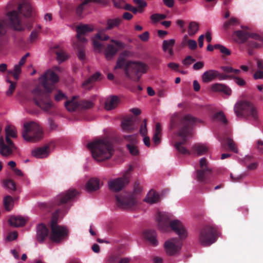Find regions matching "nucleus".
<instances>
[{"label": "nucleus", "mask_w": 263, "mask_h": 263, "mask_svg": "<svg viewBox=\"0 0 263 263\" xmlns=\"http://www.w3.org/2000/svg\"><path fill=\"white\" fill-rule=\"evenodd\" d=\"M79 194L74 189H69L57 195L52 202L43 203V208L48 212L54 210L52 213L50 222L51 233L50 239L55 243H60L67 239L69 235L68 229L63 226L58 224V221L60 213H65L70 208L68 202L72 201Z\"/></svg>", "instance_id": "1"}, {"label": "nucleus", "mask_w": 263, "mask_h": 263, "mask_svg": "<svg viewBox=\"0 0 263 263\" xmlns=\"http://www.w3.org/2000/svg\"><path fill=\"white\" fill-rule=\"evenodd\" d=\"M157 220L159 229L163 232H167L171 229L177 234L180 239L173 238L165 241L164 247L167 254L170 256L177 254L182 246L180 239H185L187 236V231L181 221L177 219H173V215L167 213H158Z\"/></svg>", "instance_id": "2"}, {"label": "nucleus", "mask_w": 263, "mask_h": 263, "mask_svg": "<svg viewBox=\"0 0 263 263\" xmlns=\"http://www.w3.org/2000/svg\"><path fill=\"white\" fill-rule=\"evenodd\" d=\"M202 121L194 116H172L170 120V128L177 129L178 135L182 138V140L175 144L177 150L181 154L190 155L191 152L183 146L187 141V138L192 137L193 126Z\"/></svg>", "instance_id": "3"}, {"label": "nucleus", "mask_w": 263, "mask_h": 263, "mask_svg": "<svg viewBox=\"0 0 263 263\" xmlns=\"http://www.w3.org/2000/svg\"><path fill=\"white\" fill-rule=\"evenodd\" d=\"M86 147L91 152L94 159L98 161L110 159L115 151L113 144L106 138L95 140L88 143Z\"/></svg>", "instance_id": "4"}, {"label": "nucleus", "mask_w": 263, "mask_h": 263, "mask_svg": "<svg viewBox=\"0 0 263 263\" xmlns=\"http://www.w3.org/2000/svg\"><path fill=\"white\" fill-rule=\"evenodd\" d=\"M44 134L42 127L36 122H29L24 124L22 136L27 141H39L43 138Z\"/></svg>", "instance_id": "5"}, {"label": "nucleus", "mask_w": 263, "mask_h": 263, "mask_svg": "<svg viewBox=\"0 0 263 263\" xmlns=\"http://www.w3.org/2000/svg\"><path fill=\"white\" fill-rule=\"evenodd\" d=\"M147 70L146 64L142 62L136 61H127L124 67L126 76L136 81H138L140 76L139 74L145 73Z\"/></svg>", "instance_id": "6"}, {"label": "nucleus", "mask_w": 263, "mask_h": 263, "mask_svg": "<svg viewBox=\"0 0 263 263\" xmlns=\"http://www.w3.org/2000/svg\"><path fill=\"white\" fill-rule=\"evenodd\" d=\"M217 235V232L215 228L206 226L200 230L198 240L201 245L208 247L216 241Z\"/></svg>", "instance_id": "7"}, {"label": "nucleus", "mask_w": 263, "mask_h": 263, "mask_svg": "<svg viewBox=\"0 0 263 263\" xmlns=\"http://www.w3.org/2000/svg\"><path fill=\"white\" fill-rule=\"evenodd\" d=\"M33 95V101L35 104L44 110H48L52 106L49 95L44 92L39 87L32 90Z\"/></svg>", "instance_id": "8"}, {"label": "nucleus", "mask_w": 263, "mask_h": 263, "mask_svg": "<svg viewBox=\"0 0 263 263\" xmlns=\"http://www.w3.org/2000/svg\"><path fill=\"white\" fill-rule=\"evenodd\" d=\"M133 170V166L130 165L125 172L123 177L109 181L108 182L109 189L116 192L121 191L125 185L129 183L130 178V173Z\"/></svg>", "instance_id": "9"}, {"label": "nucleus", "mask_w": 263, "mask_h": 263, "mask_svg": "<svg viewBox=\"0 0 263 263\" xmlns=\"http://www.w3.org/2000/svg\"><path fill=\"white\" fill-rule=\"evenodd\" d=\"M199 170L196 171V178L198 181L202 184L209 183L212 176V171L208 166V162L205 158L200 160Z\"/></svg>", "instance_id": "10"}, {"label": "nucleus", "mask_w": 263, "mask_h": 263, "mask_svg": "<svg viewBox=\"0 0 263 263\" xmlns=\"http://www.w3.org/2000/svg\"><path fill=\"white\" fill-rule=\"evenodd\" d=\"M117 204L123 209H129L133 208L137 201L134 194L130 193L122 192L116 195Z\"/></svg>", "instance_id": "11"}, {"label": "nucleus", "mask_w": 263, "mask_h": 263, "mask_svg": "<svg viewBox=\"0 0 263 263\" xmlns=\"http://www.w3.org/2000/svg\"><path fill=\"white\" fill-rule=\"evenodd\" d=\"M42 85L47 92H50L54 88V84L59 81V77L52 70H47L40 78Z\"/></svg>", "instance_id": "12"}, {"label": "nucleus", "mask_w": 263, "mask_h": 263, "mask_svg": "<svg viewBox=\"0 0 263 263\" xmlns=\"http://www.w3.org/2000/svg\"><path fill=\"white\" fill-rule=\"evenodd\" d=\"M93 30L94 27L92 25L81 24L78 26L76 28V31L78 42L82 43H86L87 42V40L84 37V35L92 32Z\"/></svg>", "instance_id": "13"}, {"label": "nucleus", "mask_w": 263, "mask_h": 263, "mask_svg": "<svg viewBox=\"0 0 263 263\" xmlns=\"http://www.w3.org/2000/svg\"><path fill=\"white\" fill-rule=\"evenodd\" d=\"M10 26L15 30L21 31L23 29L20 19L16 11H10L6 15Z\"/></svg>", "instance_id": "14"}, {"label": "nucleus", "mask_w": 263, "mask_h": 263, "mask_svg": "<svg viewBox=\"0 0 263 263\" xmlns=\"http://www.w3.org/2000/svg\"><path fill=\"white\" fill-rule=\"evenodd\" d=\"M137 116H126L121 122V127L124 130L131 131L136 126Z\"/></svg>", "instance_id": "15"}, {"label": "nucleus", "mask_w": 263, "mask_h": 263, "mask_svg": "<svg viewBox=\"0 0 263 263\" xmlns=\"http://www.w3.org/2000/svg\"><path fill=\"white\" fill-rule=\"evenodd\" d=\"M78 96H75L65 101L64 106L68 111L72 112L75 111H80V100H78Z\"/></svg>", "instance_id": "16"}, {"label": "nucleus", "mask_w": 263, "mask_h": 263, "mask_svg": "<svg viewBox=\"0 0 263 263\" xmlns=\"http://www.w3.org/2000/svg\"><path fill=\"white\" fill-rule=\"evenodd\" d=\"M49 230L45 224H39L36 227V240L40 243L43 242L48 237Z\"/></svg>", "instance_id": "17"}, {"label": "nucleus", "mask_w": 263, "mask_h": 263, "mask_svg": "<svg viewBox=\"0 0 263 263\" xmlns=\"http://www.w3.org/2000/svg\"><path fill=\"white\" fill-rule=\"evenodd\" d=\"M50 153V146L46 145L43 147H37L31 152L32 155L37 158H44L48 157Z\"/></svg>", "instance_id": "18"}, {"label": "nucleus", "mask_w": 263, "mask_h": 263, "mask_svg": "<svg viewBox=\"0 0 263 263\" xmlns=\"http://www.w3.org/2000/svg\"><path fill=\"white\" fill-rule=\"evenodd\" d=\"M248 45L252 48H259L263 45V37L257 33H250Z\"/></svg>", "instance_id": "19"}, {"label": "nucleus", "mask_w": 263, "mask_h": 263, "mask_svg": "<svg viewBox=\"0 0 263 263\" xmlns=\"http://www.w3.org/2000/svg\"><path fill=\"white\" fill-rule=\"evenodd\" d=\"M18 9L20 12L25 16H29L32 12V8L29 0H21L18 5Z\"/></svg>", "instance_id": "20"}, {"label": "nucleus", "mask_w": 263, "mask_h": 263, "mask_svg": "<svg viewBox=\"0 0 263 263\" xmlns=\"http://www.w3.org/2000/svg\"><path fill=\"white\" fill-rule=\"evenodd\" d=\"M211 89L214 92H223L224 94L230 96L231 94L232 90L227 85L221 83H214L211 85Z\"/></svg>", "instance_id": "21"}, {"label": "nucleus", "mask_w": 263, "mask_h": 263, "mask_svg": "<svg viewBox=\"0 0 263 263\" xmlns=\"http://www.w3.org/2000/svg\"><path fill=\"white\" fill-rule=\"evenodd\" d=\"M119 99L117 96L108 97L104 103V108L106 110H111L116 108L119 103Z\"/></svg>", "instance_id": "22"}, {"label": "nucleus", "mask_w": 263, "mask_h": 263, "mask_svg": "<svg viewBox=\"0 0 263 263\" xmlns=\"http://www.w3.org/2000/svg\"><path fill=\"white\" fill-rule=\"evenodd\" d=\"M218 71L214 69H210L204 72L201 76V79L203 83H210L217 78Z\"/></svg>", "instance_id": "23"}, {"label": "nucleus", "mask_w": 263, "mask_h": 263, "mask_svg": "<svg viewBox=\"0 0 263 263\" xmlns=\"http://www.w3.org/2000/svg\"><path fill=\"white\" fill-rule=\"evenodd\" d=\"M175 44V40L173 39L164 40L162 43V50L166 53L169 57L174 55L173 47Z\"/></svg>", "instance_id": "24"}, {"label": "nucleus", "mask_w": 263, "mask_h": 263, "mask_svg": "<svg viewBox=\"0 0 263 263\" xmlns=\"http://www.w3.org/2000/svg\"><path fill=\"white\" fill-rule=\"evenodd\" d=\"M249 102L246 101H237L234 106L235 113L238 115L243 112H247Z\"/></svg>", "instance_id": "25"}, {"label": "nucleus", "mask_w": 263, "mask_h": 263, "mask_svg": "<svg viewBox=\"0 0 263 263\" xmlns=\"http://www.w3.org/2000/svg\"><path fill=\"white\" fill-rule=\"evenodd\" d=\"M11 226L14 227H21L25 226L26 220L21 216H12L8 220Z\"/></svg>", "instance_id": "26"}, {"label": "nucleus", "mask_w": 263, "mask_h": 263, "mask_svg": "<svg viewBox=\"0 0 263 263\" xmlns=\"http://www.w3.org/2000/svg\"><path fill=\"white\" fill-rule=\"evenodd\" d=\"M209 149V147L208 145L202 143H196L193 145L192 148L193 154H196L198 156L206 154Z\"/></svg>", "instance_id": "27"}, {"label": "nucleus", "mask_w": 263, "mask_h": 263, "mask_svg": "<svg viewBox=\"0 0 263 263\" xmlns=\"http://www.w3.org/2000/svg\"><path fill=\"white\" fill-rule=\"evenodd\" d=\"M100 188V181L97 178L90 179L86 184L85 189L88 192H94Z\"/></svg>", "instance_id": "28"}, {"label": "nucleus", "mask_w": 263, "mask_h": 263, "mask_svg": "<svg viewBox=\"0 0 263 263\" xmlns=\"http://www.w3.org/2000/svg\"><path fill=\"white\" fill-rule=\"evenodd\" d=\"M120 49L112 45H108L104 51V54L107 60H110L112 59Z\"/></svg>", "instance_id": "29"}, {"label": "nucleus", "mask_w": 263, "mask_h": 263, "mask_svg": "<svg viewBox=\"0 0 263 263\" xmlns=\"http://www.w3.org/2000/svg\"><path fill=\"white\" fill-rule=\"evenodd\" d=\"M13 149V148L6 144L3 139H1L0 141V154L2 156H8L11 155Z\"/></svg>", "instance_id": "30"}, {"label": "nucleus", "mask_w": 263, "mask_h": 263, "mask_svg": "<svg viewBox=\"0 0 263 263\" xmlns=\"http://www.w3.org/2000/svg\"><path fill=\"white\" fill-rule=\"evenodd\" d=\"M250 33L244 32L241 30L236 31L233 33V36L236 37V40L240 43H245L250 39Z\"/></svg>", "instance_id": "31"}, {"label": "nucleus", "mask_w": 263, "mask_h": 263, "mask_svg": "<svg viewBox=\"0 0 263 263\" xmlns=\"http://www.w3.org/2000/svg\"><path fill=\"white\" fill-rule=\"evenodd\" d=\"M145 238L154 246L158 244V241L156 239V233L154 230H147L144 233Z\"/></svg>", "instance_id": "32"}, {"label": "nucleus", "mask_w": 263, "mask_h": 263, "mask_svg": "<svg viewBox=\"0 0 263 263\" xmlns=\"http://www.w3.org/2000/svg\"><path fill=\"white\" fill-rule=\"evenodd\" d=\"M122 22V19L117 17L112 19H108L106 22L107 27L106 30H111L114 28L118 27Z\"/></svg>", "instance_id": "33"}, {"label": "nucleus", "mask_w": 263, "mask_h": 263, "mask_svg": "<svg viewBox=\"0 0 263 263\" xmlns=\"http://www.w3.org/2000/svg\"><path fill=\"white\" fill-rule=\"evenodd\" d=\"M161 124L159 123H157L156 124L155 131L152 138L153 142L155 144V145L159 144L161 142Z\"/></svg>", "instance_id": "34"}, {"label": "nucleus", "mask_w": 263, "mask_h": 263, "mask_svg": "<svg viewBox=\"0 0 263 263\" xmlns=\"http://www.w3.org/2000/svg\"><path fill=\"white\" fill-rule=\"evenodd\" d=\"M95 105L93 100H80V110H87L92 108Z\"/></svg>", "instance_id": "35"}, {"label": "nucleus", "mask_w": 263, "mask_h": 263, "mask_svg": "<svg viewBox=\"0 0 263 263\" xmlns=\"http://www.w3.org/2000/svg\"><path fill=\"white\" fill-rule=\"evenodd\" d=\"M159 200V194L154 192L151 191L145 199V201L149 203L153 204L157 202Z\"/></svg>", "instance_id": "36"}, {"label": "nucleus", "mask_w": 263, "mask_h": 263, "mask_svg": "<svg viewBox=\"0 0 263 263\" xmlns=\"http://www.w3.org/2000/svg\"><path fill=\"white\" fill-rule=\"evenodd\" d=\"M3 203L6 210L10 211L13 207V198L10 195H7L4 198Z\"/></svg>", "instance_id": "37"}, {"label": "nucleus", "mask_w": 263, "mask_h": 263, "mask_svg": "<svg viewBox=\"0 0 263 263\" xmlns=\"http://www.w3.org/2000/svg\"><path fill=\"white\" fill-rule=\"evenodd\" d=\"M67 119L71 122H75L82 120L91 121L94 120L93 116H67Z\"/></svg>", "instance_id": "38"}, {"label": "nucleus", "mask_w": 263, "mask_h": 263, "mask_svg": "<svg viewBox=\"0 0 263 263\" xmlns=\"http://www.w3.org/2000/svg\"><path fill=\"white\" fill-rule=\"evenodd\" d=\"M199 29V25L197 23L195 22H191L189 26L188 33L190 35L192 36L195 34Z\"/></svg>", "instance_id": "39"}, {"label": "nucleus", "mask_w": 263, "mask_h": 263, "mask_svg": "<svg viewBox=\"0 0 263 263\" xmlns=\"http://www.w3.org/2000/svg\"><path fill=\"white\" fill-rule=\"evenodd\" d=\"M6 81L10 84L9 88L6 92V94L8 96H11L15 89L16 83L11 81L8 78H6Z\"/></svg>", "instance_id": "40"}, {"label": "nucleus", "mask_w": 263, "mask_h": 263, "mask_svg": "<svg viewBox=\"0 0 263 263\" xmlns=\"http://www.w3.org/2000/svg\"><path fill=\"white\" fill-rule=\"evenodd\" d=\"M212 121L215 122H218L223 126L228 124V121L226 116H212Z\"/></svg>", "instance_id": "41"}, {"label": "nucleus", "mask_w": 263, "mask_h": 263, "mask_svg": "<svg viewBox=\"0 0 263 263\" xmlns=\"http://www.w3.org/2000/svg\"><path fill=\"white\" fill-rule=\"evenodd\" d=\"M57 59L59 63H62L68 59V55L63 50L56 52Z\"/></svg>", "instance_id": "42"}, {"label": "nucleus", "mask_w": 263, "mask_h": 263, "mask_svg": "<svg viewBox=\"0 0 263 263\" xmlns=\"http://www.w3.org/2000/svg\"><path fill=\"white\" fill-rule=\"evenodd\" d=\"M6 137L16 138L17 133L15 127L8 126L6 128Z\"/></svg>", "instance_id": "43"}, {"label": "nucleus", "mask_w": 263, "mask_h": 263, "mask_svg": "<svg viewBox=\"0 0 263 263\" xmlns=\"http://www.w3.org/2000/svg\"><path fill=\"white\" fill-rule=\"evenodd\" d=\"M166 15L163 14L155 13L151 16V19L154 23H156L159 21L165 19Z\"/></svg>", "instance_id": "44"}, {"label": "nucleus", "mask_w": 263, "mask_h": 263, "mask_svg": "<svg viewBox=\"0 0 263 263\" xmlns=\"http://www.w3.org/2000/svg\"><path fill=\"white\" fill-rule=\"evenodd\" d=\"M249 105L247 112L249 113L252 115H256L259 113L258 108L256 106L250 102L249 103Z\"/></svg>", "instance_id": "45"}, {"label": "nucleus", "mask_w": 263, "mask_h": 263, "mask_svg": "<svg viewBox=\"0 0 263 263\" xmlns=\"http://www.w3.org/2000/svg\"><path fill=\"white\" fill-rule=\"evenodd\" d=\"M215 49H219L220 51L226 55H230L231 54V51L227 48V47L219 45V44H216L214 45Z\"/></svg>", "instance_id": "46"}, {"label": "nucleus", "mask_w": 263, "mask_h": 263, "mask_svg": "<svg viewBox=\"0 0 263 263\" xmlns=\"http://www.w3.org/2000/svg\"><path fill=\"white\" fill-rule=\"evenodd\" d=\"M239 22L237 18L235 17H232L230 20L228 22H226L223 24V27L224 29H227L229 27L230 25H235L237 24H239Z\"/></svg>", "instance_id": "47"}, {"label": "nucleus", "mask_w": 263, "mask_h": 263, "mask_svg": "<svg viewBox=\"0 0 263 263\" xmlns=\"http://www.w3.org/2000/svg\"><path fill=\"white\" fill-rule=\"evenodd\" d=\"M7 31V25L3 20H0V36L5 35Z\"/></svg>", "instance_id": "48"}, {"label": "nucleus", "mask_w": 263, "mask_h": 263, "mask_svg": "<svg viewBox=\"0 0 263 263\" xmlns=\"http://www.w3.org/2000/svg\"><path fill=\"white\" fill-rule=\"evenodd\" d=\"M133 2L138 5L139 12H142L143 8L147 6L146 2L144 0H133Z\"/></svg>", "instance_id": "49"}, {"label": "nucleus", "mask_w": 263, "mask_h": 263, "mask_svg": "<svg viewBox=\"0 0 263 263\" xmlns=\"http://www.w3.org/2000/svg\"><path fill=\"white\" fill-rule=\"evenodd\" d=\"M126 146L131 155L137 156L139 154V151L135 145L130 144H127Z\"/></svg>", "instance_id": "50"}, {"label": "nucleus", "mask_w": 263, "mask_h": 263, "mask_svg": "<svg viewBox=\"0 0 263 263\" xmlns=\"http://www.w3.org/2000/svg\"><path fill=\"white\" fill-rule=\"evenodd\" d=\"M4 184L5 186L8 189L13 191L16 190L15 183L13 180L11 179L6 180L4 182Z\"/></svg>", "instance_id": "51"}, {"label": "nucleus", "mask_w": 263, "mask_h": 263, "mask_svg": "<svg viewBox=\"0 0 263 263\" xmlns=\"http://www.w3.org/2000/svg\"><path fill=\"white\" fill-rule=\"evenodd\" d=\"M22 71L21 66L15 65L13 70V76L15 80H17Z\"/></svg>", "instance_id": "52"}, {"label": "nucleus", "mask_w": 263, "mask_h": 263, "mask_svg": "<svg viewBox=\"0 0 263 263\" xmlns=\"http://www.w3.org/2000/svg\"><path fill=\"white\" fill-rule=\"evenodd\" d=\"M146 125H147V120L146 119H144L143 122L141 123L140 128V133L141 135L142 136H145L147 134V128H146Z\"/></svg>", "instance_id": "53"}, {"label": "nucleus", "mask_w": 263, "mask_h": 263, "mask_svg": "<svg viewBox=\"0 0 263 263\" xmlns=\"http://www.w3.org/2000/svg\"><path fill=\"white\" fill-rule=\"evenodd\" d=\"M227 144L230 149L236 153H237V149L235 146V144L232 139L228 138L227 139Z\"/></svg>", "instance_id": "54"}, {"label": "nucleus", "mask_w": 263, "mask_h": 263, "mask_svg": "<svg viewBox=\"0 0 263 263\" xmlns=\"http://www.w3.org/2000/svg\"><path fill=\"white\" fill-rule=\"evenodd\" d=\"M92 44H93L94 49L96 51H97L99 52L101 51L102 44H101V43L99 41H97L95 39H93L92 40Z\"/></svg>", "instance_id": "55"}, {"label": "nucleus", "mask_w": 263, "mask_h": 263, "mask_svg": "<svg viewBox=\"0 0 263 263\" xmlns=\"http://www.w3.org/2000/svg\"><path fill=\"white\" fill-rule=\"evenodd\" d=\"M93 83V81L90 77L86 80L82 84V86L85 89H90L91 87V84Z\"/></svg>", "instance_id": "56"}, {"label": "nucleus", "mask_w": 263, "mask_h": 263, "mask_svg": "<svg viewBox=\"0 0 263 263\" xmlns=\"http://www.w3.org/2000/svg\"><path fill=\"white\" fill-rule=\"evenodd\" d=\"M48 123L49 125V128L50 130H55L57 127L58 125L55 121L51 118H49L48 119Z\"/></svg>", "instance_id": "57"}, {"label": "nucleus", "mask_w": 263, "mask_h": 263, "mask_svg": "<svg viewBox=\"0 0 263 263\" xmlns=\"http://www.w3.org/2000/svg\"><path fill=\"white\" fill-rule=\"evenodd\" d=\"M233 79L234 80L235 82L240 86H243L246 84V81L243 79L238 77H234Z\"/></svg>", "instance_id": "58"}, {"label": "nucleus", "mask_w": 263, "mask_h": 263, "mask_svg": "<svg viewBox=\"0 0 263 263\" xmlns=\"http://www.w3.org/2000/svg\"><path fill=\"white\" fill-rule=\"evenodd\" d=\"M85 7V6L84 5H83L82 3L78 5V6L77 7L76 9V12L77 15L80 16H82Z\"/></svg>", "instance_id": "59"}, {"label": "nucleus", "mask_w": 263, "mask_h": 263, "mask_svg": "<svg viewBox=\"0 0 263 263\" xmlns=\"http://www.w3.org/2000/svg\"><path fill=\"white\" fill-rule=\"evenodd\" d=\"M114 6L117 8H123L124 4V0H112Z\"/></svg>", "instance_id": "60"}, {"label": "nucleus", "mask_w": 263, "mask_h": 263, "mask_svg": "<svg viewBox=\"0 0 263 263\" xmlns=\"http://www.w3.org/2000/svg\"><path fill=\"white\" fill-rule=\"evenodd\" d=\"M195 61V59H193L191 56H187L185 58V59L183 61V64L186 66H189L191 65L193 62Z\"/></svg>", "instance_id": "61"}, {"label": "nucleus", "mask_w": 263, "mask_h": 263, "mask_svg": "<svg viewBox=\"0 0 263 263\" xmlns=\"http://www.w3.org/2000/svg\"><path fill=\"white\" fill-rule=\"evenodd\" d=\"M187 44H188L189 48L190 49L194 50L197 48V42L195 40H189L187 41Z\"/></svg>", "instance_id": "62"}, {"label": "nucleus", "mask_w": 263, "mask_h": 263, "mask_svg": "<svg viewBox=\"0 0 263 263\" xmlns=\"http://www.w3.org/2000/svg\"><path fill=\"white\" fill-rule=\"evenodd\" d=\"M255 80L263 79V71L258 70L253 75Z\"/></svg>", "instance_id": "63"}, {"label": "nucleus", "mask_w": 263, "mask_h": 263, "mask_svg": "<svg viewBox=\"0 0 263 263\" xmlns=\"http://www.w3.org/2000/svg\"><path fill=\"white\" fill-rule=\"evenodd\" d=\"M256 148L260 154H263V141L261 140L257 141Z\"/></svg>", "instance_id": "64"}]
</instances>
